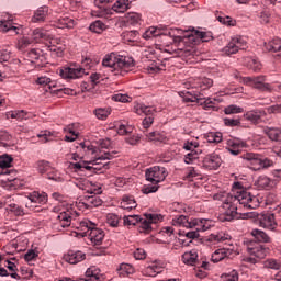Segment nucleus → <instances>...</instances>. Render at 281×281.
Masks as SVG:
<instances>
[{
    "instance_id": "f257e3e1",
    "label": "nucleus",
    "mask_w": 281,
    "mask_h": 281,
    "mask_svg": "<svg viewBox=\"0 0 281 281\" xmlns=\"http://www.w3.org/2000/svg\"><path fill=\"white\" fill-rule=\"evenodd\" d=\"M213 199L214 201H222V213L218 215V221L222 223L234 221L238 216V205L246 207V210L260 207L258 196L245 191L241 182H234L231 193H216Z\"/></svg>"
},
{
    "instance_id": "f03ea898",
    "label": "nucleus",
    "mask_w": 281,
    "mask_h": 281,
    "mask_svg": "<svg viewBox=\"0 0 281 281\" xmlns=\"http://www.w3.org/2000/svg\"><path fill=\"white\" fill-rule=\"evenodd\" d=\"M169 35H162V41H172L177 48H167L165 52L168 54H176L182 58H189V60L196 54L194 45L198 43H209L212 41V34L207 32H201L196 30L184 31L179 29H171L168 32Z\"/></svg>"
},
{
    "instance_id": "7ed1b4c3",
    "label": "nucleus",
    "mask_w": 281,
    "mask_h": 281,
    "mask_svg": "<svg viewBox=\"0 0 281 281\" xmlns=\"http://www.w3.org/2000/svg\"><path fill=\"white\" fill-rule=\"evenodd\" d=\"M80 214L74 209H64L58 215V224L65 229V227H75L76 234L85 238L88 234V238L92 245H102L104 240V231L97 228L95 224L89 220L78 218ZM90 232V233H89Z\"/></svg>"
},
{
    "instance_id": "20e7f679",
    "label": "nucleus",
    "mask_w": 281,
    "mask_h": 281,
    "mask_svg": "<svg viewBox=\"0 0 281 281\" xmlns=\"http://www.w3.org/2000/svg\"><path fill=\"white\" fill-rule=\"evenodd\" d=\"M116 154L117 151H108L90 162L82 160L78 162H70L69 168L75 172H102V168L104 170H109V162L102 164V161L114 159Z\"/></svg>"
},
{
    "instance_id": "39448f33",
    "label": "nucleus",
    "mask_w": 281,
    "mask_h": 281,
    "mask_svg": "<svg viewBox=\"0 0 281 281\" xmlns=\"http://www.w3.org/2000/svg\"><path fill=\"white\" fill-rule=\"evenodd\" d=\"M102 65L103 67H109L114 76H124L135 67V60L131 57H124L112 53L105 55Z\"/></svg>"
},
{
    "instance_id": "423d86ee",
    "label": "nucleus",
    "mask_w": 281,
    "mask_h": 281,
    "mask_svg": "<svg viewBox=\"0 0 281 281\" xmlns=\"http://www.w3.org/2000/svg\"><path fill=\"white\" fill-rule=\"evenodd\" d=\"M89 193L91 195H85L77 202V207L81 212H87V210H93V207H100L102 205V199L98 194H93V191Z\"/></svg>"
},
{
    "instance_id": "0eeeda50",
    "label": "nucleus",
    "mask_w": 281,
    "mask_h": 281,
    "mask_svg": "<svg viewBox=\"0 0 281 281\" xmlns=\"http://www.w3.org/2000/svg\"><path fill=\"white\" fill-rule=\"evenodd\" d=\"M145 177L147 181H150V183L157 186V183L166 181V178L168 177V171L164 167L155 166L146 170Z\"/></svg>"
},
{
    "instance_id": "6e6552de",
    "label": "nucleus",
    "mask_w": 281,
    "mask_h": 281,
    "mask_svg": "<svg viewBox=\"0 0 281 281\" xmlns=\"http://www.w3.org/2000/svg\"><path fill=\"white\" fill-rule=\"evenodd\" d=\"M266 80L265 76L246 77L244 79L248 87H252V89H257L258 91L271 93L273 89L271 88V85L265 82Z\"/></svg>"
},
{
    "instance_id": "1a4fd4ad",
    "label": "nucleus",
    "mask_w": 281,
    "mask_h": 281,
    "mask_svg": "<svg viewBox=\"0 0 281 281\" xmlns=\"http://www.w3.org/2000/svg\"><path fill=\"white\" fill-rule=\"evenodd\" d=\"M187 85L191 89H201V91H205L214 85V80L207 77L190 78Z\"/></svg>"
},
{
    "instance_id": "9d476101",
    "label": "nucleus",
    "mask_w": 281,
    "mask_h": 281,
    "mask_svg": "<svg viewBox=\"0 0 281 281\" xmlns=\"http://www.w3.org/2000/svg\"><path fill=\"white\" fill-rule=\"evenodd\" d=\"M27 60L35 65V67H45L47 59L43 55V50L38 48H33L27 53Z\"/></svg>"
},
{
    "instance_id": "9b49d317",
    "label": "nucleus",
    "mask_w": 281,
    "mask_h": 281,
    "mask_svg": "<svg viewBox=\"0 0 281 281\" xmlns=\"http://www.w3.org/2000/svg\"><path fill=\"white\" fill-rule=\"evenodd\" d=\"M259 227H263V229H270L273 232L276 227H278V222H276V214L263 213L258 216Z\"/></svg>"
},
{
    "instance_id": "f8f14e48",
    "label": "nucleus",
    "mask_w": 281,
    "mask_h": 281,
    "mask_svg": "<svg viewBox=\"0 0 281 281\" xmlns=\"http://www.w3.org/2000/svg\"><path fill=\"white\" fill-rule=\"evenodd\" d=\"M221 164H223V160L216 153L209 154L203 159V168H205V170H218Z\"/></svg>"
},
{
    "instance_id": "ddd939ff",
    "label": "nucleus",
    "mask_w": 281,
    "mask_h": 281,
    "mask_svg": "<svg viewBox=\"0 0 281 281\" xmlns=\"http://www.w3.org/2000/svg\"><path fill=\"white\" fill-rule=\"evenodd\" d=\"M29 201L26 202V207H30V210H34V207H38V205H45L47 203V194L41 193L37 191H33L29 195Z\"/></svg>"
},
{
    "instance_id": "4468645a",
    "label": "nucleus",
    "mask_w": 281,
    "mask_h": 281,
    "mask_svg": "<svg viewBox=\"0 0 281 281\" xmlns=\"http://www.w3.org/2000/svg\"><path fill=\"white\" fill-rule=\"evenodd\" d=\"M59 76L64 79L76 80V78H82L85 76V69L80 67H64L59 70Z\"/></svg>"
},
{
    "instance_id": "2eb2a0df",
    "label": "nucleus",
    "mask_w": 281,
    "mask_h": 281,
    "mask_svg": "<svg viewBox=\"0 0 281 281\" xmlns=\"http://www.w3.org/2000/svg\"><path fill=\"white\" fill-rule=\"evenodd\" d=\"M260 158L261 157L259 154L247 153L244 155L246 166L250 168V170H254L255 172H258V170H260Z\"/></svg>"
},
{
    "instance_id": "dca6fc26",
    "label": "nucleus",
    "mask_w": 281,
    "mask_h": 281,
    "mask_svg": "<svg viewBox=\"0 0 281 281\" xmlns=\"http://www.w3.org/2000/svg\"><path fill=\"white\" fill-rule=\"evenodd\" d=\"M234 254H236L234 247L220 248L212 254L211 260L212 262H221V260H225V258H231V256H234Z\"/></svg>"
},
{
    "instance_id": "f3484780",
    "label": "nucleus",
    "mask_w": 281,
    "mask_h": 281,
    "mask_svg": "<svg viewBox=\"0 0 281 281\" xmlns=\"http://www.w3.org/2000/svg\"><path fill=\"white\" fill-rule=\"evenodd\" d=\"M212 227V222L205 218H194L191 220L189 229H195V232H207Z\"/></svg>"
},
{
    "instance_id": "a211bd4d",
    "label": "nucleus",
    "mask_w": 281,
    "mask_h": 281,
    "mask_svg": "<svg viewBox=\"0 0 281 281\" xmlns=\"http://www.w3.org/2000/svg\"><path fill=\"white\" fill-rule=\"evenodd\" d=\"M87 259V254L77 250H69L65 256H64V260H66V262H68L69 265H78V262H82V260Z\"/></svg>"
},
{
    "instance_id": "6ab92c4d",
    "label": "nucleus",
    "mask_w": 281,
    "mask_h": 281,
    "mask_svg": "<svg viewBox=\"0 0 281 281\" xmlns=\"http://www.w3.org/2000/svg\"><path fill=\"white\" fill-rule=\"evenodd\" d=\"M267 113L262 110H252L248 111L244 114L245 120L250 122L251 124H260L262 122V117H265Z\"/></svg>"
},
{
    "instance_id": "aec40b11",
    "label": "nucleus",
    "mask_w": 281,
    "mask_h": 281,
    "mask_svg": "<svg viewBox=\"0 0 281 281\" xmlns=\"http://www.w3.org/2000/svg\"><path fill=\"white\" fill-rule=\"evenodd\" d=\"M49 14V8L44 5L40 7L32 16V23H45L47 15Z\"/></svg>"
},
{
    "instance_id": "412c9836",
    "label": "nucleus",
    "mask_w": 281,
    "mask_h": 281,
    "mask_svg": "<svg viewBox=\"0 0 281 281\" xmlns=\"http://www.w3.org/2000/svg\"><path fill=\"white\" fill-rule=\"evenodd\" d=\"M32 38L36 43H41V41H50L52 34L45 29H35L32 32Z\"/></svg>"
},
{
    "instance_id": "4be33fe9",
    "label": "nucleus",
    "mask_w": 281,
    "mask_h": 281,
    "mask_svg": "<svg viewBox=\"0 0 281 281\" xmlns=\"http://www.w3.org/2000/svg\"><path fill=\"white\" fill-rule=\"evenodd\" d=\"M0 177L4 183H12V181H16L19 172L15 169H1Z\"/></svg>"
},
{
    "instance_id": "5701e85b",
    "label": "nucleus",
    "mask_w": 281,
    "mask_h": 281,
    "mask_svg": "<svg viewBox=\"0 0 281 281\" xmlns=\"http://www.w3.org/2000/svg\"><path fill=\"white\" fill-rule=\"evenodd\" d=\"M263 133L271 142H281V128L280 127H263Z\"/></svg>"
},
{
    "instance_id": "b1692460",
    "label": "nucleus",
    "mask_w": 281,
    "mask_h": 281,
    "mask_svg": "<svg viewBox=\"0 0 281 281\" xmlns=\"http://www.w3.org/2000/svg\"><path fill=\"white\" fill-rule=\"evenodd\" d=\"M255 186L259 190H271L273 188V180L267 176H260L256 181Z\"/></svg>"
},
{
    "instance_id": "393cba45",
    "label": "nucleus",
    "mask_w": 281,
    "mask_h": 281,
    "mask_svg": "<svg viewBox=\"0 0 281 281\" xmlns=\"http://www.w3.org/2000/svg\"><path fill=\"white\" fill-rule=\"evenodd\" d=\"M164 267L157 263V261L151 262L149 266H147L144 269V276H147L148 278H155V276H158V273H161Z\"/></svg>"
},
{
    "instance_id": "a878e982",
    "label": "nucleus",
    "mask_w": 281,
    "mask_h": 281,
    "mask_svg": "<svg viewBox=\"0 0 281 281\" xmlns=\"http://www.w3.org/2000/svg\"><path fill=\"white\" fill-rule=\"evenodd\" d=\"M56 25L59 30H74L76 27V20L68 16L60 18L57 20Z\"/></svg>"
},
{
    "instance_id": "bb28decb",
    "label": "nucleus",
    "mask_w": 281,
    "mask_h": 281,
    "mask_svg": "<svg viewBox=\"0 0 281 281\" xmlns=\"http://www.w3.org/2000/svg\"><path fill=\"white\" fill-rule=\"evenodd\" d=\"M198 258H199V254L196 252V250H190L182 255V262L184 265H191V266L199 265Z\"/></svg>"
},
{
    "instance_id": "cd10ccee",
    "label": "nucleus",
    "mask_w": 281,
    "mask_h": 281,
    "mask_svg": "<svg viewBox=\"0 0 281 281\" xmlns=\"http://www.w3.org/2000/svg\"><path fill=\"white\" fill-rule=\"evenodd\" d=\"M216 102L218 100L212 98H200V106H203L204 111H215Z\"/></svg>"
},
{
    "instance_id": "c85d7f7f",
    "label": "nucleus",
    "mask_w": 281,
    "mask_h": 281,
    "mask_svg": "<svg viewBox=\"0 0 281 281\" xmlns=\"http://www.w3.org/2000/svg\"><path fill=\"white\" fill-rule=\"evenodd\" d=\"M171 223L173 227H186L187 229H190L191 225V221L186 215L175 217Z\"/></svg>"
},
{
    "instance_id": "c756f323",
    "label": "nucleus",
    "mask_w": 281,
    "mask_h": 281,
    "mask_svg": "<svg viewBox=\"0 0 281 281\" xmlns=\"http://www.w3.org/2000/svg\"><path fill=\"white\" fill-rule=\"evenodd\" d=\"M120 207H122V210H135V207H137V202H135L133 196L124 195L120 203Z\"/></svg>"
},
{
    "instance_id": "7c9ffc66",
    "label": "nucleus",
    "mask_w": 281,
    "mask_h": 281,
    "mask_svg": "<svg viewBox=\"0 0 281 281\" xmlns=\"http://www.w3.org/2000/svg\"><path fill=\"white\" fill-rule=\"evenodd\" d=\"M251 236H254L255 240H258V243H271V237H269V235L261 229H252Z\"/></svg>"
},
{
    "instance_id": "2f4dec72",
    "label": "nucleus",
    "mask_w": 281,
    "mask_h": 281,
    "mask_svg": "<svg viewBox=\"0 0 281 281\" xmlns=\"http://www.w3.org/2000/svg\"><path fill=\"white\" fill-rule=\"evenodd\" d=\"M0 32H14L19 34V27L12 25V20H0Z\"/></svg>"
},
{
    "instance_id": "473e14b6",
    "label": "nucleus",
    "mask_w": 281,
    "mask_h": 281,
    "mask_svg": "<svg viewBox=\"0 0 281 281\" xmlns=\"http://www.w3.org/2000/svg\"><path fill=\"white\" fill-rule=\"evenodd\" d=\"M226 150L231 153V155H240V143L234 140V139H228L226 142Z\"/></svg>"
},
{
    "instance_id": "72a5a7b5",
    "label": "nucleus",
    "mask_w": 281,
    "mask_h": 281,
    "mask_svg": "<svg viewBox=\"0 0 281 281\" xmlns=\"http://www.w3.org/2000/svg\"><path fill=\"white\" fill-rule=\"evenodd\" d=\"M135 111L137 115H146L148 117V116H153V114L155 113V108L144 105V104H137L135 106Z\"/></svg>"
},
{
    "instance_id": "f704fd0d",
    "label": "nucleus",
    "mask_w": 281,
    "mask_h": 281,
    "mask_svg": "<svg viewBox=\"0 0 281 281\" xmlns=\"http://www.w3.org/2000/svg\"><path fill=\"white\" fill-rule=\"evenodd\" d=\"M128 8H131V2H128V0H117L113 4L112 10H114V12L124 13Z\"/></svg>"
},
{
    "instance_id": "c9c22d12",
    "label": "nucleus",
    "mask_w": 281,
    "mask_h": 281,
    "mask_svg": "<svg viewBox=\"0 0 281 281\" xmlns=\"http://www.w3.org/2000/svg\"><path fill=\"white\" fill-rule=\"evenodd\" d=\"M205 139H206V142H209V144H221V142H223V133H221V132H209L205 135Z\"/></svg>"
},
{
    "instance_id": "e433bc0d",
    "label": "nucleus",
    "mask_w": 281,
    "mask_h": 281,
    "mask_svg": "<svg viewBox=\"0 0 281 281\" xmlns=\"http://www.w3.org/2000/svg\"><path fill=\"white\" fill-rule=\"evenodd\" d=\"M117 271L120 276L126 278V276H133L135 273V268L128 263H121Z\"/></svg>"
},
{
    "instance_id": "4c0bfd02",
    "label": "nucleus",
    "mask_w": 281,
    "mask_h": 281,
    "mask_svg": "<svg viewBox=\"0 0 281 281\" xmlns=\"http://www.w3.org/2000/svg\"><path fill=\"white\" fill-rule=\"evenodd\" d=\"M265 47L268 52H280L281 50V40L280 38H273L270 42L265 44Z\"/></svg>"
},
{
    "instance_id": "58836bf2",
    "label": "nucleus",
    "mask_w": 281,
    "mask_h": 281,
    "mask_svg": "<svg viewBox=\"0 0 281 281\" xmlns=\"http://www.w3.org/2000/svg\"><path fill=\"white\" fill-rule=\"evenodd\" d=\"M203 153L201 149H196V151H189L187 155H184L183 161L187 165L194 164L196 159H199V156Z\"/></svg>"
},
{
    "instance_id": "ea45409f",
    "label": "nucleus",
    "mask_w": 281,
    "mask_h": 281,
    "mask_svg": "<svg viewBox=\"0 0 281 281\" xmlns=\"http://www.w3.org/2000/svg\"><path fill=\"white\" fill-rule=\"evenodd\" d=\"M156 36H161V30L155 26H150L143 33V38L148 41L149 38H155Z\"/></svg>"
},
{
    "instance_id": "a19ab883",
    "label": "nucleus",
    "mask_w": 281,
    "mask_h": 281,
    "mask_svg": "<svg viewBox=\"0 0 281 281\" xmlns=\"http://www.w3.org/2000/svg\"><path fill=\"white\" fill-rule=\"evenodd\" d=\"M104 30H106V24H104L100 20H97L95 22L90 24V31L94 32L95 34H102Z\"/></svg>"
},
{
    "instance_id": "79ce46f5",
    "label": "nucleus",
    "mask_w": 281,
    "mask_h": 281,
    "mask_svg": "<svg viewBox=\"0 0 281 281\" xmlns=\"http://www.w3.org/2000/svg\"><path fill=\"white\" fill-rule=\"evenodd\" d=\"M125 20L130 25H137L142 21V15L139 13L130 12L125 15Z\"/></svg>"
},
{
    "instance_id": "37998d69",
    "label": "nucleus",
    "mask_w": 281,
    "mask_h": 281,
    "mask_svg": "<svg viewBox=\"0 0 281 281\" xmlns=\"http://www.w3.org/2000/svg\"><path fill=\"white\" fill-rule=\"evenodd\" d=\"M30 45H32V41L30 40V37H21L18 41L16 48L19 49V52H25V49H27Z\"/></svg>"
},
{
    "instance_id": "c03bdc74",
    "label": "nucleus",
    "mask_w": 281,
    "mask_h": 281,
    "mask_svg": "<svg viewBox=\"0 0 281 281\" xmlns=\"http://www.w3.org/2000/svg\"><path fill=\"white\" fill-rule=\"evenodd\" d=\"M139 221H142V218H139L138 215H128L124 217V225L127 227L139 225Z\"/></svg>"
},
{
    "instance_id": "a18cd8bd",
    "label": "nucleus",
    "mask_w": 281,
    "mask_h": 281,
    "mask_svg": "<svg viewBox=\"0 0 281 281\" xmlns=\"http://www.w3.org/2000/svg\"><path fill=\"white\" fill-rule=\"evenodd\" d=\"M49 168H52V166L49 165V161H47V160H38L36 162V169L41 175H45V172H47L49 170Z\"/></svg>"
},
{
    "instance_id": "49530a36",
    "label": "nucleus",
    "mask_w": 281,
    "mask_h": 281,
    "mask_svg": "<svg viewBox=\"0 0 281 281\" xmlns=\"http://www.w3.org/2000/svg\"><path fill=\"white\" fill-rule=\"evenodd\" d=\"M64 131L67 133L65 136V142H76L78 139V133H76L71 126L64 128Z\"/></svg>"
},
{
    "instance_id": "de8ad7c7",
    "label": "nucleus",
    "mask_w": 281,
    "mask_h": 281,
    "mask_svg": "<svg viewBox=\"0 0 281 281\" xmlns=\"http://www.w3.org/2000/svg\"><path fill=\"white\" fill-rule=\"evenodd\" d=\"M12 161H13L12 156H9V155L0 156V168H2V170L10 168V166H12Z\"/></svg>"
},
{
    "instance_id": "09e8293b",
    "label": "nucleus",
    "mask_w": 281,
    "mask_h": 281,
    "mask_svg": "<svg viewBox=\"0 0 281 281\" xmlns=\"http://www.w3.org/2000/svg\"><path fill=\"white\" fill-rule=\"evenodd\" d=\"M94 115L98 117V120H106V117L111 115V110L99 108L94 110Z\"/></svg>"
},
{
    "instance_id": "8fccbe9b",
    "label": "nucleus",
    "mask_w": 281,
    "mask_h": 281,
    "mask_svg": "<svg viewBox=\"0 0 281 281\" xmlns=\"http://www.w3.org/2000/svg\"><path fill=\"white\" fill-rule=\"evenodd\" d=\"M224 113H225V115H234L237 113H243V108H240L236 104H231L224 109Z\"/></svg>"
},
{
    "instance_id": "3c124183",
    "label": "nucleus",
    "mask_w": 281,
    "mask_h": 281,
    "mask_svg": "<svg viewBox=\"0 0 281 281\" xmlns=\"http://www.w3.org/2000/svg\"><path fill=\"white\" fill-rule=\"evenodd\" d=\"M106 223L110 225V227H117V225H120V216L110 213L106 215Z\"/></svg>"
},
{
    "instance_id": "603ef678",
    "label": "nucleus",
    "mask_w": 281,
    "mask_h": 281,
    "mask_svg": "<svg viewBox=\"0 0 281 281\" xmlns=\"http://www.w3.org/2000/svg\"><path fill=\"white\" fill-rule=\"evenodd\" d=\"M9 212H12L15 216H23L25 212L23 211V207H21L19 204L11 203L8 205Z\"/></svg>"
},
{
    "instance_id": "864d4df0",
    "label": "nucleus",
    "mask_w": 281,
    "mask_h": 281,
    "mask_svg": "<svg viewBox=\"0 0 281 281\" xmlns=\"http://www.w3.org/2000/svg\"><path fill=\"white\" fill-rule=\"evenodd\" d=\"M224 52L225 54H227V56H232V54H238L239 49L236 46V42H233V40H231L227 46L224 47Z\"/></svg>"
},
{
    "instance_id": "5fc2aeb1",
    "label": "nucleus",
    "mask_w": 281,
    "mask_h": 281,
    "mask_svg": "<svg viewBox=\"0 0 281 281\" xmlns=\"http://www.w3.org/2000/svg\"><path fill=\"white\" fill-rule=\"evenodd\" d=\"M198 148H199V142H196V140H187L183 144V149L189 150V153L196 151V150H199Z\"/></svg>"
},
{
    "instance_id": "6e6d98bb",
    "label": "nucleus",
    "mask_w": 281,
    "mask_h": 281,
    "mask_svg": "<svg viewBox=\"0 0 281 281\" xmlns=\"http://www.w3.org/2000/svg\"><path fill=\"white\" fill-rule=\"evenodd\" d=\"M201 94H192V92H186L183 97V102H196L200 104Z\"/></svg>"
},
{
    "instance_id": "4d7b16f0",
    "label": "nucleus",
    "mask_w": 281,
    "mask_h": 281,
    "mask_svg": "<svg viewBox=\"0 0 281 281\" xmlns=\"http://www.w3.org/2000/svg\"><path fill=\"white\" fill-rule=\"evenodd\" d=\"M265 267H267V269L280 270L281 269V263H280V261H278L276 259H267L265 261Z\"/></svg>"
},
{
    "instance_id": "13d9d810",
    "label": "nucleus",
    "mask_w": 281,
    "mask_h": 281,
    "mask_svg": "<svg viewBox=\"0 0 281 281\" xmlns=\"http://www.w3.org/2000/svg\"><path fill=\"white\" fill-rule=\"evenodd\" d=\"M139 232H150V229H153V227L150 226L151 222L148 221V218L144 220V221H139Z\"/></svg>"
},
{
    "instance_id": "bf43d9fd",
    "label": "nucleus",
    "mask_w": 281,
    "mask_h": 281,
    "mask_svg": "<svg viewBox=\"0 0 281 281\" xmlns=\"http://www.w3.org/2000/svg\"><path fill=\"white\" fill-rule=\"evenodd\" d=\"M232 42L235 43V46H237V49H245L247 47V41L243 37H234L232 38Z\"/></svg>"
},
{
    "instance_id": "052dcab7",
    "label": "nucleus",
    "mask_w": 281,
    "mask_h": 281,
    "mask_svg": "<svg viewBox=\"0 0 281 281\" xmlns=\"http://www.w3.org/2000/svg\"><path fill=\"white\" fill-rule=\"evenodd\" d=\"M142 56L144 63H148V60H153V58H155V53H153V49L147 48L142 52Z\"/></svg>"
},
{
    "instance_id": "680f3d73",
    "label": "nucleus",
    "mask_w": 281,
    "mask_h": 281,
    "mask_svg": "<svg viewBox=\"0 0 281 281\" xmlns=\"http://www.w3.org/2000/svg\"><path fill=\"white\" fill-rule=\"evenodd\" d=\"M27 115V112L20 110V111H15V112H11L10 117L12 120H25V116Z\"/></svg>"
},
{
    "instance_id": "e2e57ef3",
    "label": "nucleus",
    "mask_w": 281,
    "mask_h": 281,
    "mask_svg": "<svg viewBox=\"0 0 281 281\" xmlns=\"http://www.w3.org/2000/svg\"><path fill=\"white\" fill-rule=\"evenodd\" d=\"M12 58V52L9 49H3L0 52V63H8Z\"/></svg>"
},
{
    "instance_id": "0e129e2a",
    "label": "nucleus",
    "mask_w": 281,
    "mask_h": 281,
    "mask_svg": "<svg viewBox=\"0 0 281 281\" xmlns=\"http://www.w3.org/2000/svg\"><path fill=\"white\" fill-rule=\"evenodd\" d=\"M147 221L151 222V223H159V221H164V216L161 214H146L145 215Z\"/></svg>"
},
{
    "instance_id": "69168bd1",
    "label": "nucleus",
    "mask_w": 281,
    "mask_h": 281,
    "mask_svg": "<svg viewBox=\"0 0 281 281\" xmlns=\"http://www.w3.org/2000/svg\"><path fill=\"white\" fill-rule=\"evenodd\" d=\"M273 166V160L269 158H260V170H265L267 168H271Z\"/></svg>"
},
{
    "instance_id": "338daca9",
    "label": "nucleus",
    "mask_w": 281,
    "mask_h": 281,
    "mask_svg": "<svg viewBox=\"0 0 281 281\" xmlns=\"http://www.w3.org/2000/svg\"><path fill=\"white\" fill-rule=\"evenodd\" d=\"M224 281H238V271L232 270L229 273L224 274Z\"/></svg>"
},
{
    "instance_id": "774afa93",
    "label": "nucleus",
    "mask_w": 281,
    "mask_h": 281,
    "mask_svg": "<svg viewBox=\"0 0 281 281\" xmlns=\"http://www.w3.org/2000/svg\"><path fill=\"white\" fill-rule=\"evenodd\" d=\"M112 100H114V102H123L126 103L131 100V97H128L127 94H114L112 97Z\"/></svg>"
}]
</instances>
